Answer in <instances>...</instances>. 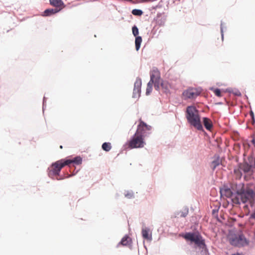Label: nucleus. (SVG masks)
Here are the masks:
<instances>
[{"label": "nucleus", "mask_w": 255, "mask_h": 255, "mask_svg": "<svg viewBox=\"0 0 255 255\" xmlns=\"http://www.w3.org/2000/svg\"><path fill=\"white\" fill-rule=\"evenodd\" d=\"M186 117L188 123L199 130H203L198 111L194 106H188L186 109Z\"/></svg>", "instance_id": "1"}, {"label": "nucleus", "mask_w": 255, "mask_h": 255, "mask_svg": "<svg viewBox=\"0 0 255 255\" xmlns=\"http://www.w3.org/2000/svg\"><path fill=\"white\" fill-rule=\"evenodd\" d=\"M237 196L232 199L234 204H240L242 202L243 203L252 202L254 200L255 195L254 191L250 188H242L237 192Z\"/></svg>", "instance_id": "2"}, {"label": "nucleus", "mask_w": 255, "mask_h": 255, "mask_svg": "<svg viewBox=\"0 0 255 255\" xmlns=\"http://www.w3.org/2000/svg\"><path fill=\"white\" fill-rule=\"evenodd\" d=\"M183 238L187 241L194 243L200 248L204 249L206 247L205 240L199 233H187Z\"/></svg>", "instance_id": "3"}, {"label": "nucleus", "mask_w": 255, "mask_h": 255, "mask_svg": "<svg viewBox=\"0 0 255 255\" xmlns=\"http://www.w3.org/2000/svg\"><path fill=\"white\" fill-rule=\"evenodd\" d=\"M228 239L230 243L234 246L243 247L248 244V242L242 234L230 235Z\"/></svg>", "instance_id": "4"}, {"label": "nucleus", "mask_w": 255, "mask_h": 255, "mask_svg": "<svg viewBox=\"0 0 255 255\" xmlns=\"http://www.w3.org/2000/svg\"><path fill=\"white\" fill-rule=\"evenodd\" d=\"M248 159L251 164L244 162L239 164V168L245 173L252 175L255 171V158L250 156Z\"/></svg>", "instance_id": "5"}, {"label": "nucleus", "mask_w": 255, "mask_h": 255, "mask_svg": "<svg viewBox=\"0 0 255 255\" xmlns=\"http://www.w3.org/2000/svg\"><path fill=\"white\" fill-rule=\"evenodd\" d=\"M150 82L153 83L154 87L157 91L160 90L161 78L160 72L156 67H153L150 72Z\"/></svg>", "instance_id": "6"}, {"label": "nucleus", "mask_w": 255, "mask_h": 255, "mask_svg": "<svg viewBox=\"0 0 255 255\" xmlns=\"http://www.w3.org/2000/svg\"><path fill=\"white\" fill-rule=\"evenodd\" d=\"M65 165H66L65 164L64 159L58 160L53 163L49 168L48 172L49 176L52 178L54 176L58 175L61 169Z\"/></svg>", "instance_id": "7"}, {"label": "nucleus", "mask_w": 255, "mask_h": 255, "mask_svg": "<svg viewBox=\"0 0 255 255\" xmlns=\"http://www.w3.org/2000/svg\"><path fill=\"white\" fill-rule=\"evenodd\" d=\"M144 145L143 136L136 133H135L132 138L128 142V146L130 148H141L144 146Z\"/></svg>", "instance_id": "8"}, {"label": "nucleus", "mask_w": 255, "mask_h": 255, "mask_svg": "<svg viewBox=\"0 0 255 255\" xmlns=\"http://www.w3.org/2000/svg\"><path fill=\"white\" fill-rule=\"evenodd\" d=\"M201 92V90L200 89L189 88L183 92L182 95L185 100L194 99L199 96Z\"/></svg>", "instance_id": "9"}, {"label": "nucleus", "mask_w": 255, "mask_h": 255, "mask_svg": "<svg viewBox=\"0 0 255 255\" xmlns=\"http://www.w3.org/2000/svg\"><path fill=\"white\" fill-rule=\"evenodd\" d=\"M151 129V126L146 125L145 123L140 120L139 124L137 127L135 133L138 134H140L141 136L143 137L146 135V131H150Z\"/></svg>", "instance_id": "10"}, {"label": "nucleus", "mask_w": 255, "mask_h": 255, "mask_svg": "<svg viewBox=\"0 0 255 255\" xmlns=\"http://www.w3.org/2000/svg\"><path fill=\"white\" fill-rule=\"evenodd\" d=\"M171 88V85L167 81H164L162 80L160 82V90H161L164 93H168L170 89Z\"/></svg>", "instance_id": "11"}, {"label": "nucleus", "mask_w": 255, "mask_h": 255, "mask_svg": "<svg viewBox=\"0 0 255 255\" xmlns=\"http://www.w3.org/2000/svg\"><path fill=\"white\" fill-rule=\"evenodd\" d=\"M50 4L61 10L65 7V4L62 0H49Z\"/></svg>", "instance_id": "12"}, {"label": "nucleus", "mask_w": 255, "mask_h": 255, "mask_svg": "<svg viewBox=\"0 0 255 255\" xmlns=\"http://www.w3.org/2000/svg\"><path fill=\"white\" fill-rule=\"evenodd\" d=\"M141 233L144 239L147 241H151L152 240V232L149 229L147 228H142Z\"/></svg>", "instance_id": "13"}, {"label": "nucleus", "mask_w": 255, "mask_h": 255, "mask_svg": "<svg viewBox=\"0 0 255 255\" xmlns=\"http://www.w3.org/2000/svg\"><path fill=\"white\" fill-rule=\"evenodd\" d=\"M65 164L69 165L71 163H74L77 165H79L82 163V159L80 156H77L74 158L73 159H66L64 160Z\"/></svg>", "instance_id": "14"}, {"label": "nucleus", "mask_w": 255, "mask_h": 255, "mask_svg": "<svg viewBox=\"0 0 255 255\" xmlns=\"http://www.w3.org/2000/svg\"><path fill=\"white\" fill-rule=\"evenodd\" d=\"M203 123L206 129L209 131L211 130L213 128V123L210 119L206 117L203 118Z\"/></svg>", "instance_id": "15"}, {"label": "nucleus", "mask_w": 255, "mask_h": 255, "mask_svg": "<svg viewBox=\"0 0 255 255\" xmlns=\"http://www.w3.org/2000/svg\"><path fill=\"white\" fill-rule=\"evenodd\" d=\"M60 11V9H58V8H49L45 9L43 14L42 16H51L53 14H54Z\"/></svg>", "instance_id": "16"}, {"label": "nucleus", "mask_w": 255, "mask_h": 255, "mask_svg": "<svg viewBox=\"0 0 255 255\" xmlns=\"http://www.w3.org/2000/svg\"><path fill=\"white\" fill-rule=\"evenodd\" d=\"M131 239L128 236H125L124 237L118 245V247L120 245H123L124 246H127L130 245L131 244Z\"/></svg>", "instance_id": "17"}, {"label": "nucleus", "mask_w": 255, "mask_h": 255, "mask_svg": "<svg viewBox=\"0 0 255 255\" xmlns=\"http://www.w3.org/2000/svg\"><path fill=\"white\" fill-rule=\"evenodd\" d=\"M220 192L222 195H224L228 198L231 197L233 194L231 190L229 188L222 189Z\"/></svg>", "instance_id": "18"}, {"label": "nucleus", "mask_w": 255, "mask_h": 255, "mask_svg": "<svg viewBox=\"0 0 255 255\" xmlns=\"http://www.w3.org/2000/svg\"><path fill=\"white\" fill-rule=\"evenodd\" d=\"M142 42V38L141 36H136L135 40V49L137 51L139 50L140 44Z\"/></svg>", "instance_id": "19"}, {"label": "nucleus", "mask_w": 255, "mask_h": 255, "mask_svg": "<svg viewBox=\"0 0 255 255\" xmlns=\"http://www.w3.org/2000/svg\"><path fill=\"white\" fill-rule=\"evenodd\" d=\"M141 85V80H137L134 83V87L133 91L134 92L137 91V92H139L140 90V87Z\"/></svg>", "instance_id": "20"}, {"label": "nucleus", "mask_w": 255, "mask_h": 255, "mask_svg": "<svg viewBox=\"0 0 255 255\" xmlns=\"http://www.w3.org/2000/svg\"><path fill=\"white\" fill-rule=\"evenodd\" d=\"M102 147L103 149L106 151H109L112 148L111 144L110 142H104Z\"/></svg>", "instance_id": "21"}, {"label": "nucleus", "mask_w": 255, "mask_h": 255, "mask_svg": "<svg viewBox=\"0 0 255 255\" xmlns=\"http://www.w3.org/2000/svg\"><path fill=\"white\" fill-rule=\"evenodd\" d=\"M220 164V161L219 158H217L216 160H214L211 163V167L212 169L214 170L215 169V168L219 165Z\"/></svg>", "instance_id": "22"}, {"label": "nucleus", "mask_w": 255, "mask_h": 255, "mask_svg": "<svg viewBox=\"0 0 255 255\" xmlns=\"http://www.w3.org/2000/svg\"><path fill=\"white\" fill-rule=\"evenodd\" d=\"M153 85V83H151V82L149 81L147 85V88L146 90V94L147 95H149L152 90V85Z\"/></svg>", "instance_id": "23"}, {"label": "nucleus", "mask_w": 255, "mask_h": 255, "mask_svg": "<svg viewBox=\"0 0 255 255\" xmlns=\"http://www.w3.org/2000/svg\"><path fill=\"white\" fill-rule=\"evenodd\" d=\"M131 13L132 14H133L134 15L140 16V15H142L143 12L142 11V10H141L140 9H134L132 10Z\"/></svg>", "instance_id": "24"}, {"label": "nucleus", "mask_w": 255, "mask_h": 255, "mask_svg": "<svg viewBox=\"0 0 255 255\" xmlns=\"http://www.w3.org/2000/svg\"><path fill=\"white\" fill-rule=\"evenodd\" d=\"M132 34L134 36H137L138 34V29L136 26H134L132 28Z\"/></svg>", "instance_id": "25"}, {"label": "nucleus", "mask_w": 255, "mask_h": 255, "mask_svg": "<svg viewBox=\"0 0 255 255\" xmlns=\"http://www.w3.org/2000/svg\"><path fill=\"white\" fill-rule=\"evenodd\" d=\"M213 92L214 93V94L218 97H222V94H221V90L219 89H215L213 90Z\"/></svg>", "instance_id": "26"}, {"label": "nucleus", "mask_w": 255, "mask_h": 255, "mask_svg": "<svg viewBox=\"0 0 255 255\" xmlns=\"http://www.w3.org/2000/svg\"><path fill=\"white\" fill-rule=\"evenodd\" d=\"M188 210H185L184 211H181L179 213V216L181 217H185L188 214Z\"/></svg>", "instance_id": "27"}, {"label": "nucleus", "mask_w": 255, "mask_h": 255, "mask_svg": "<svg viewBox=\"0 0 255 255\" xmlns=\"http://www.w3.org/2000/svg\"><path fill=\"white\" fill-rule=\"evenodd\" d=\"M240 168L239 169H235L234 170V172H235V174H237V176H238L240 177H241V176H242V173L240 172Z\"/></svg>", "instance_id": "28"}, {"label": "nucleus", "mask_w": 255, "mask_h": 255, "mask_svg": "<svg viewBox=\"0 0 255 255\" xmlns=\"http://www.w3.org/2000/svg\"><path fill=\"white\" fill-rule=\"evenodd\" d=\"M232 255H243V254H240V253H236V254H232Z\"/></svg>", "instance_id": "29"}, {"label": "nucleus", "mask_w": 255, "mask_h": 255, "mask_svg": "<svg viewBox=\"0 0 255 255\" xmlns=\"http://www.w3.org/2000/svg\"><path fill=\"white\" fill-rule=\"evenodd\" d=\"M251 115L252 116L253 119H254V114L252 111L251 112Z\"/></svg>", "instance_id": "30"}, {"label": "nucleus", "mask_w": 255, "mask_h": 255, "mask_svg": "<svg viewBox=\"0 0 255 255\" xmlns=\"http://www.w3.org/2000/svg\"><path fill=\"white\" fill-rule=\"evenodd\" d=\"M60 148L61 149H62V148H63V146H62V145H60Z\"/></svg>", "instance_id": "31"}]
</instances>
